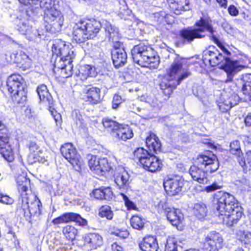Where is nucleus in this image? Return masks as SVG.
<instances>
[{"label":"nucleus","instance_id":"43","mask_svg":"<svg viewBox=\"0 0 251 251\" xmlns=\"http://www.w3.org/2000/svg\"><path fill=\"white\" fill-rule=\"evenodd\" d=\"M79 74L84 78H86L88 77H93L95 75L94 69L89 65H85L81 67L79 71Z\"/></svg>","mask_w":251,"mask_h":251},{"label":"nucleus","instance_id":"28","mask_svg":"<svg viewBox=\"0 0 251 251\" xmlns=\"http://www.w3.org/2000/svg\"><path fill=\"white\" fill-rule=\"evenodd\" d=\"M139 247L143 251H157L158 245L155 238L148 236L139 244Z\"/></svg>","mask_w":251,"mask_h":251},{"label":"nucleus","instance_id":"51","mask_svg":"<svg viewBox=\"0 0 251 251\" xmlns=\"http://www.w3.org/2000/svg\"><path fill=\"white\" fill-rule=\"evenodd\" d=\"M230 215L234 219V220L238 222L242 215L241 207L238 206L231 209Z\"/></svg>","mask_w":251,"mask_h":251},{"label":"nucleus","instance_id":"12","mask_svg":"<svg viewBox=\"0 0 251 251\" xmlns=\"http://www.w3.org/2000/svg\"><path fill=\"white\" fill-rule=\"evenodd\" d=\"M158 210L167 214V218L174 226H177L181 223L183 216L180 210L169 207L168 203L160 201L158 205Z\"/></svg>","mask_w":251,"mask_h":251},{"label":"nucleus","instance_id":"60","mask_svg":"<svg viewBox=\"0 0 251 251\" xmlns=\"http://www.w3.org/2000/svg\"><path fill=\"white\" fill-rule=\"evenodd\" d=\"M51 108H50L49 110L50 111L51 115L53 116L54 121L56 122V126H58V124H60L61 121V116L59 113H57L56 111H55V114L53 113V112L51 110Z\"/></svg>","mask_w":251,"mask_h":251},{"label":"nucleus","instance_id":"58","mask_svg":"<svg viewBox=\"0 0 251 251\" xmlns=\"http://www.w3.org/2000/svg\"><path fill=\"white\" fill-rule=\"evenodd\" d=\"M228 12L230 15L232 16H237L239 14V10L238 9L233 5H230L228 7Z\"/></svg>","mask_w":251,"mask_h":251},{"label":"nucleus","instance_id":"64","mask_svg":"<svg viewBox=\"0 0 251 251\" xmlns=\"http://www.w3.org/2000/svg\"><path fill=\"white\" fill-rule=\"evenodd\" d=\"M245 123L247 126H251V113H249L245 118Z\"/></svg>","mask_w":251,"mask_h":251},{"label":"nucleus","instance_id":"46","mask_svg":"<svg viewBox=\"0 0 251 251\" xmlns=\"http://www.w3.org/2000/svg\"><path fill=\"white\" fill-rule=\"evenodd\" d=\"M102 124L104 127L108 128L114 132L116 131L120 125L118 123L107 118L103 119Z\"/></svg>","mask_w":251,"mask_h":251},{"label":"nucleus","instance_id":"38","mask_svg":"<svg viewBox=\"0 0 251 251\" xmlns=\"http://www.w3.org/2000/svg\"><path fill=\"white\" fill-rule=\"evenodd\" d=\"M40 6L44 10V14L57 9L55 0H41L40 2Z\"/></svg>","mask_w":251,"mask_h":251},{"label":"nucleus","instance_id":"57","mask_svg":"<svg viewBox=\"0 0 251 251\" xmlns=\"http://www.w3.org/2000/svg\"><path fill=\"white\" fill-rule=\"evenodd\" d=\"M246 162L247 165L244 166L246 167V170L248 169L251 170V151H249L246 152Z\"/></svg>","mask_w":251,"mask_h":251},{"label":"nucleus","instance_id":"52","mask_svg":"<svg viewBox=\"0 0 251 251\" xmlns=\"http://www.w3.org/2000/svg\"><path fill=\"white\" fill-rule=\"evenodd\" d=\"M121 196L124 200L125 205L129 210L136 209V206L135 204L129 200L128 198L123 193H121Z\"/></svg>","mask_w":251,"mask_h":251},{"label":"nucleus","instance_id":"25","mask_svg":"<svg viewBox=\"0 0 251 251\" xmlns=\"http://www.w3.org/2000/svg\"><path fill=\"white\" fill-rule=\"evenodd\" d=\"M73 36V40L78 44L84 43L87 39H89L80 21L74 26Z\"/></svg>","mask_w":251,"mask_h":251},{"label":"nucleus","instance_id":"31","mask_svg":"<svg viewBox=\"0 0 251 251\" xmlns=\"http://www.w3.org/2000/svg\"><path fill=\"white\" fill-rule=\"evenodd\" d=\"M230 152L237 156V160L241 166L246 165V157H243V154L241 153L240 146L239 142L237 140L233 141L230 145Z\"/></svg>","mask_w":251,"mask_h":251},{"label":"nucleus","instance_id":"17","mask_svg":"<svg viewBox=\"0 0 251 251\" xmlns=\"http://www.w3.org/2000/svg\"><path fill=\"white\" fill-rule=\"evenodd\" d=\"M223 244L222 236L217 232L211 233L206 238L204 248L207 251H217Z\"/></svg>","mask_w":251,"mask_h":251},{"label":"nucleus","instance_id":"15","mask_svg":"<svg viewBox=\"0 0 251 251\" xmlns=\"http://www.w3.org/2000/svg\"><path fill=\"white\" fill-rule=\"evenodd\" d=\"M70 222H75L79 226H85L87 225L86 219L82 218L80 215L77 213L70 212L54 219L52 222L55 225L66 223Z\"/></svg>","mask_w":251,"mask_h":251},{"label":"nucleus","instance_id":"27","mask_svg":"<svg viewBox=\"0 0 251 251\" xmlns=\"http://www.w3.org/2000/svg\"><path fill=\"white\" fill-rule=\"evenodd\" d=\"M37 92L40 101L49 108L52 107L53 105L52 97L49 93L47 86L44 84L39 86L37 88Z\"/></svg>","mask_w":251,"mask_h":251},{"label":"nucleus","instance_id":"23","mask_svg":"<svg viewBox=\"0 0 251 251\" xmlns=\"http://www.w3.org/2000/svg\"><path fill=\"white\" fill-rule=\"evenodd\" d=\"M238 84L242 85L241 91L251 100V74H245L239 76L236 79Z\"/></svg>","mask_w":251,"mask_h":251},{"label":"nucleus","instance_id":"35","mask_svg":"<svg viewBox=\"0 0 251 251\" xmlns=\"http://www.w3.org/2000/svg\"><path fill=\"white\" fill-rule=\"evenodd\" d=\"M230 210L225 211V212H220L216 213L219 219L222 220L223 223L227 226H231L234 224H237V221L234 220V219L230 215Z\"/></svg>","mask_w":251,"mask_h":251},{"label":"nucleus","instance_id":"24","mask_svg":"<svg viewBox=\"0 0 251 251\" xmlns=\"http://www.w3.org/2000/svg\"><path fill=\"white\" fill-rule=\"evenodd\" d=\"M143 167L151 172L159 170L162 165L160 160L154 155H151L140 163Z\"/></svg>","mask_w":251,"mask_h":251},{"label":"nucleus","instance_id":"56","mask_svg":"<svg viewBox=\"0 0 251 251\" xmlns=\"http://www.w3.org/2000/svg\"><path fill=\"white\" fill-rule=\"evenodd\" d=\"M29 150L30 154L33 157L34 156V154L37 153V151L41 150V149L35 142H31L29 145Z\"/></svg>","mask_w":251,"mask_h":251},{"label":"nucleus","instance_id":"10","mask_svg":"<svg viewBox=\"0 0 251 251\" xmlns=\"http://www.w3.org/2000/svg\"><path fill=\"white\" fill-rule=\"evenodd\" d=\"M216 197L217 200L216 213L225 212L239 206L233 196L229 193L220 191Z\"/></svg>","mask_w":251,"mask_h":251},{"label":"nucleus","instance_id":"5","mask_svg":"<svg viewBox=\"0 0 251 251\" xmlns=\"http://www.w3.org/2000/svg\"><path fill=\"white\" fill-rule=\"evenodd\" d=\"M134 62L142 67L156 68L159 63V57L150 46L141 43L131 50Z\"/></svg>","mask_w":251,"mask_h":251},{"label":"nucleus","instance_id":"19","mask_svg":"<svg viewBox=\"0 0 251 251\" xmlns=\"http://www.w3.org/2000/svg\"><path fill=\"white\" fill-rule=\"evenodd\" d=\"M80 22L89 39L95 37L101 27L102 23L94 19L80 20Z\"/></svg>","mask_w":251,"mask_h":251},{"label":"nucleus","instance_id":"7","mask_svg":"<svg viewBox=\"0 0 251 251\" xmlns=\"http://www.w3.org/2000/svg\"><path fill=\"white\" fill-rule=\"evenodd\" d=\"M7 89L12 94V100L18 104H24L26 101V90L23 77L13 74L7 80Z\"/></svg>","mask_w":251,"mask_h":251},{"label":"nucleus","instance_id":"45","mask_svg":"<svg viewBox=\"0 0 251 251\" xmlns=\"http://www.w3.org/2000/svg\"><path fill=\"white\" fill-rule=\"evenodd\" d=\"M151 154L148 151L142 148H138L134 152L135 158L138 159L140 163L142 162L143 160L148 158Z\"/></svg>","mask_w":251,"mask_h":251},{"label":"nucleus","instance_id":"59","mask_svg":"<svg viewBox=\"0 0 251 251\" xmlns=\"http://www.w3.org/2000/svg\"><path fill=\"white\" fill-rule=\"evenodd\" d=\"M221 188V186L216 183H214L212 185L206 186L204 188V190L207 192H211Z\"/></svg>","mask_w":251,"mask_h":251},{"label":"nucleus","instance_id":"32","mask_svg":"<svg viewBox=\"0 0 251 251\" xmlns=\"http://www.w3.org/2000/svg\"><path fill=\"white\" fill-rule=\"evenodd\" d=\"M146 143L151 151L156 153L161 149V143L157 137L154 134H151L146 139Z\"/></svg>","mask_w":251,"mask_h":251},{"label":"nucleus","instance_id":"26","mask_svg":"<svg viewBox=\"0 0 251 251\" xmlns=\"http://www.w3.org/2000/svg\"><path fill=\"white\" fill-rule=\"evenodd\" d=\"M72 61L69 62L68 61H61L58 62L57 59L54 63V69H60V74L63 77H69L72 75L73 65H72Z\"/></svg>","mask_w":251,"mask_h":251},{"label":"nucleus","instance_id":"21","mask_svg":"<svg viewBox=\"0 0 251 251\" xmlns=\"http://www.w3.org/2000/svg\"><path fill=\"white\" fill-rule=\"evenodd\" d=\"M10 62L18 64L20 67L23 68L24 69L28 68L31 66V60L28 56L22 51L12 53L10 55Z\"/></svg>","mask_w":251,"mask_h":251},{"label":"nucleus","instance_id":"39","mask_svg":"<svg viewBox=\"0 0 251 251\" xmlns=\"http://www.w3.org/2000/svg\"><path fill=\"white\" fill-rule=\"evenodd\" d=\"M236 236L242 244L244 245L251 244V233L250 232L239 230L236 232Z\"/></svg>","mask_w":251,"mask_h":251},{"label":"nucleus","instance_id":"37","mask_svg":"<svg viewBox=\"0 0 251 251\" xmlns=\"http://www.w3.org/2000/svg\"><path fill=\"white\" fill-rule=\"evenodd\" d=\"M172 80H169V83L162 82L160 84V88L162 90L164 94L168 98H169L170 95L173 93V90L176 88L177 85L176 84V82L173 81L171 83Z\"/></svg>","mask_w":251,"mask_h":251},{"label":"nucleus","instance_id":"20","mask_svg":"<svg viewBox=\"0 0 251 251\" xmlns=\"http://www.w3.org/2000/svg\"><path fill=\"white\" fill-rule=\"evenodd\" d=\"M83 249L86 251L96 249L102 245V237L97 233H89L83 237Z\"/></svg>","mask_w":251,"mask_h":251},{"label":"nucleus","instance_id":"18","mask_svg":"<svg viewBox=\"0 0 251 251\" xmlns=\"http://www.w3.org/2000/svg\"><path fill=\"white\" fill-rule=\"evenodd\" d=\"M123 45L120 42V45L115 43L114 50L112 52V58L113 63L116 68L123 66L127 60V54L123 48H120Z\"/></svg>","mask_w":251,"mask_h":251},{"label":"nucleus","instance_id":"33","mask_svg":"<svg viewBox=\"0 0 251 251\" xmlns=\"http://www.w3.org/2000/svg\"><path fill=\"white\" fill-rule=\"evenodd\" d=\"M57 16L56 17L55 20H52L51 23H49L45 25L47 30L52 33H56L61 30L64 18L63 15L61 16Z\"/></svg>","mask_w":251,"mask_h":251},{"label":"nucleus","instance_id":"1","mask_svg":"<svg viewBox=\"0 0 251 251\" xmlns=\"http://www.w3.org/2000/svg\"><path fill=\"white\" fill-rule=\"evenodd\" d=\"M17 181L19 191L21 193L17 205V211L26 218H30L31 216L38 217L41 213V203L34 195H28L27 193L29 179L20 176L18 177Z\"/></svg>","mask_w":251,"mask_h":251},{"label":"nucleus","instance_id":"49","mask_svg":"<svg viewBox=\"0 0 251 251\" xmlns=\"http://www.w3.org/2000/svg\"><path fill=\"white\" fill-rule=\"evenodd\" d=\"M232 98H229L228 100L224 101L219 105L220 110L223 112H225L229 110L233 106L236 104V103H233L231 102L230 99Z\"/></svg>","mask_w":251,"mask_h":251},{"label":"nucleus","instance_id":"47","mask_svg":"<svg viewBox=\"0 0 251 251\" xmlns=\"http://www.w3.org/2000/svg\"><path fill=\"white\" fill-rule=\"evenodd\" d=\"M57 15L61 16L62 15L61 12L57 9L54 10L53 11L48 12V13L44 14V21L46 23H51L52 20H54L56 19V17Z\"/></svg>","mask_w":251,"mask_h":251},{"label":"nucleus","instance_id":"34","mask_svg":"<svg viewBox=\"0 0 251 251\" xmlns=\"http://www.w3.org/2000/svg\"><path fill=\"white\" fill-rule=\"evenodd\" d=\"M100 89L95 87L90 88L87 93V101L93 104L100 101Z\"/></svg>","mask_w":251,"mask_h":251},{"label":"nucleus","instance_id":"44","mask_svg":"<svg viewBox=\"0 0 251 251\" xmlns=\"http://www.w3.org/2000/svg\"><path fill=\"white\" fill-rule=\"evenodd\" d=\"M130 224L133 228L141 230L144 226V222L141 217L134 215L130 219Z\"/></svg>","mask_w":251,"mask_h":251},{"label":"nucleus","instance_id":"13","mask_svg":"<svg viewBox=\"0 0 251 251\" xmlns=\"http://www.w3.org/2000/svg\"><path fill=\"white\" fill-rule=\"evenodd\" d=\"M184 180L179 176L169 178L164 181L163 185L166 193L171 196L178 195L182 191Z\"/></svg>","mask_w":251,"mask_h":251},{"label":"nucleus","instance_id":"29","mask_svg":"<svg viewBox=\"0 0 251 251\" xmlns=\"http://www.w3.org/2000/svg\"><path fill=\"white\" fill-rule=\"evenodd\" d=\"M170 2V7L177 15L181 14V11L189 9V1L187 0H167Z\"/></svg>","mask_w":251,"mask_h":251},{"label":"nucleus","instance_id":"3","mask_svg":"<svg viewBox=\"0 0 251 251\" xmlns=\"http://www.w3.org/2000/svg\"><path fill=\"white\" fill-rule=\"evenodd\" d=\"M199 167L192 166L189 169V173L194 180L201 184L206 183L208 181L205 176V172L212 173L219 167V163L217 156L210 151L200 155L198 158Z\"/></svg>","mask_w":251,"mask_h":251},{"label":"nucleus","instance_id":"16","mask_svg":"<svg viewBox=\"0 0 251 251\" xmlns=\"http://www.w3.org/2000/svg\"><path fill=\"white\" fill-rule=\"evenodd\" d=\"M113 177L115 183L120 190H127L129 187L130 177L124 168H119L114 173Z\"/></svg>","mask_w":251,"mask_h":251},{"label":"nucleus","instance_id":"30","mask_svg":"<svg viewBox=\"0 0 251 251\" xmlns=\"http://www.w3.org/2000/svg\"><path fill=\"white\" fill-rule=\"evenodd\" d=\"M115 132L117 137L124 141L129 139L133 136L132 130L127 125H120Z\"/></svg>","mask_w":251,"mask_h":251},{"label":"nucleus","instance_id":"54","mask_svg":"<svg viewBox=\"0 0 251 251\" xmlns=\"http://www.w3.org/2000/svg\"><path fill=\"white\" fill-rule=\"evenodd\" d=\"M103 199L109 200L112 198L113 192L110 187L102 188Z\"/></svg>","mask_w":251,"mask_h":251},{"label":"nucleus","instance_id":"11","mask_svg":"<svg viewBox=\"0 0 251 251\" xmlns=\"http://www.w3.org/2000/svg\"><path fill=\"white\" fill-rule=\"evenodd\" d=\"M60 151L62 155L78 171L80 169L82 161L80 155L77 153L75 148L70 143L62 146Z\"/></svg>","mask_w":251,"mask_h":251},{"label":"nucleus","instance_id":"14","mask_svg":"<svg viewBox=\"0 0 251 251\" xmlns=\"http://www.w3.org/2000/svg\"><path fill=\"white\" fill-rule=\"evenodd\" d=\"M89 166L91 170L101 176L103 175V173L108 171L110 169L106 158H99L96 155L89 156Z\"/></svg>","mask_w":251,"mask_h":251},{"label":"nucleus","instance_id":"55","mask_svg":"<svg viewBox=\"0 0 251 251\" xmlns=\"http://www.w3.org/2000/svg\"><path fill=\"white\" fill-rule=\"evenodd\" d=\"M0 202L6 204H11L13 203L14 200L9 196L0 193Z\"/></svg>","mask_w":251,"mask_h":251},{"label":"nucleus","instance_id":"22","mask_svg":"<svg viewBox=\"0 0 251 251\" xmlns=\"http://www.w3.org/2000/svg\"><path fill=\"white\" fill-rule=\"evenodd\" d=\"M101 27L104 29L105 36L109 40L120 45V42L118 41L120 35L118 29L106 20L102 21Z\"/></svg>","mask_w":251,"mask_h":251},{"label":"nucleus","instance_id":"61","mask_svg":"<svg viewBox=\"0 0 251 251\" xmlns=\"http://www.w3.org/2000/svg\"><path fill=\"white\" fill-rule=\"evenodd\" d=\"M102 188L100 189H97L93 192V195L95 198L99 200L103 199V195L102 194Z\"/></svg>","mask_w":251,"mask_h":251},{"label":"nucleus","instance_id":"40","mask_svg":"<svg viewBox=\"0 0 251 251\" xmlns=\"http://www.w3.org/2000/svg\"><path fill=\"white\" fill-rule=\"evenodd\" d=\"M207 208L202 203H196L194 207V213L199 219H201L206 216Z\"/></svg>","mask_w":251,"mask_h":251},{"label":"nucleus","instance_id":"2","mask_svg":"<svg viewBox=\"0 0 251 251\" xmlns=\"http://www.w3.org/2000/svg\"><path fill=\"white\" fill-rule=\"evenodd\" d=\"M196 27H188L180 31L181 39L184 42L190 43L196 38H202L205 36L204 31L209 32V36L217 45L227 55L230 53L220 43L214 34L215 31L212 26V21L209 18H201L196 23Z\"/></svg>","mask_w":251,"mask_h":251},{"label":"nucleus","instance_id":"42","mask_svg":"<svg viewBox=\"0 0 251 251\" xmlns=\"http://www.w3.org/2000/svg\"><path fill=\"white\" fill-rule=\"evenodd\" d=\"M99 215L100 217L111 220L113 217V212L109 206L103 205L100 208Z\"/></svg>","mask_w":251,"mask_h":251},{"label":"nucleus","instance_id":"6","mask_svg":"<svg viewBox=\"0 0 251 251\" xmlns=\"http://www.w3.org/2000/svg\"><path fill=\"white\" fill-rule=\"evenodd\" d=\"M28 8L30 10H27L25 12H18L14 21L15 25L18 31L21 34L25 35L28 40L38 42L40 40L41 35L37 29L29 25L28 19L33 11L32 6Z\"/></svg>","mask_w":251,"mask_h":251},{"label":"nucleus","instance_id":"4","mask_svg":"<svg viewBox=\"0 0 251 251\" xmlns=\"http://www.w3.org/2000/svg\"><path fill=\"white\" fill-rule=\"evenodd\" d=\"M204 61H208L211 66L221 64L220 68L226 73L227 78L226 82L233 81L234 75L240 71L239 65L237 61H233L219 53L217 50H205L203 52Z\"/></svg>","mask_w":251,"mask_h":251},{"label":"nucleus","instance_id":"36","mask_svg":"<svg viewBox=\"0 0 251 251\" xmlns=\"http://www.w3.org/2000/svg\"><path fill=\"white\" fill-rule=\"evenodd\" d=\"M0 153L8 162H12L14 159V153L9 143H7L6 146H0Z\"/></svg>","mask_w":251,"mask_h":251},{"label":"nucleus","instance_id":"8","mask_svg":"<svg viewBox=\"0 0 251 251\" xmlns=\"http://www.w3.org/2000/svg\"><path fill=\"white\" fill-rule=\"evenodd\" d=\"M172 57L174 61L167 71V75L169 80L175 81L176 85H179L183 79L190 75L191 73L183 67L185 62L184 58L176 54H172Z\"/></svg>","mask_w":251,"mask_h":251},{"label":"nucleus","instance_id":"41","mask_svg":"<svg viewBox=\"0 0 251 251\" xmlns=\"http://www.w3.org/2000/svg\"><path fill=\"white\" fill-rule=\"evenodd\" d=\"M62 232L67 239L72 241L75 238V236L77 234V229L74 226L69 225L63 227Z\"/></svg>","mask_w":251,"mask_h":251},{"label":"nucleus","instance_id":"62","mask_svg":"<svg viewBox=\"0 0 251 251\" xmlns=\"http://www.w3.org/2000/svg\"><path fill=\"white\" fill-rule=\"evenodd\" d=\"M115 234L121 238H126L128 236L129 233L126 230H117L115 232Z\"/></svg>","mask_w":251,"mask_h":251},{"label":"nucleus","instance_id":"63","mask_svg":"<svg viewBox=\"0 0 251 251\" xmlns=\"http://www.w3.org/2000/svg\"><path fill=\"white\" fill-rule=\"evenodd\" d=\"M240 182L243 183L242 188L245 191H248L250 187L249 181L247 179H243L242 181H240Z\"/></svg>","mask_w":251,"mask_h":251},{"label":"nucleus","instance_id":"48","mask_svg":"<svg viewBox=\"0 0 251 251\" xmlns=\"http://www.w3.org/2000/svg\"><path fill=\"white\" fill-rule=\"evenodd\" d=\"M165 251H177V241L175 238H169L167 239Z\"/></svg>","mask_w":251,"mask_h":251},{"label":"nucleus","instance_id":"53","mask_svg":"<svg viewBox=\"0 0 251 251\" xmlns=\"http://www.w3.org/2000/svg\"><path fill=\"white\" fill-rule=\"evenodd\" d=\"M123 101L121 96L115 94L114 95L113 100H112V108L113 109L117 108L120 104H121Z\"/></svg>","mask_w":251,"mask_h":251},{"label":"nucleus","instance_id":"50","mask_svg":"<svg viewBox=\"0 0 251 251\" xmlns=\"http://www.w3.org/2000/svg\"><path fill=\"white\" fill-rule=\"evenodd\" d=\"M37 153L34 154V156H33L34 159V162H38L41 163H44L47 161L46 159V152L41 149L37 151Z\"/></svg>","mask_w":251,"mask_h":251},{"label":"nucleus","instance_id":"9","mask_svg":"<svg viewBox=\"0 0 251 251\" xmlns=\"http://www.w3.org/2000/svg\"><path fill=\"white\" fill-rule=\"evenodd\" d=\"M75 50L71 45L59 39L54 41L52 47L53 53L59 57V62L64 60L71 62L75 57Z\"/></svg>","mask_w":251,"mask_h":251}]
</instances>
